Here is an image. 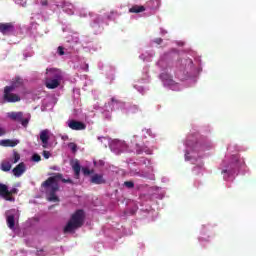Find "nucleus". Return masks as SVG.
<instances>
[{
	"instance_id": "19",
	"label": "nucleus",
	"mask_w": 256,
	"mask_h": 256,
	"mask_svg": "<svg viewBox=\"0 0 256 256\" xmlns=\"http://www.w3.org/2000/svg\"><path fill=\"white\" fill-rule=\"evenodd\" d=\"M145 6L134 5L129 9V13H143Z\"/></svg>"
},
{
	"instance_id": "9",
	"label": "nucleus",
	"mask_w": 256,
	"mask_h": 256,
	"mask_svg": "<svg viewBox=\"0 0 256 256\" xmlns=\"http://www.w3.org/2000/svg\"><path fill=\"white\" fill-rule=\"evenodd\" d=\"M24 85H25V80L20 76H16L15 78L12 79L11 85L8 87H10L15 91L16 89H20L21 87H24Z\"/></svg>"
},
{
	"instance_id": "15",
	"label": "nucleus",
	"mask_w": 256,
	"mask_h": 256,
	"mask_svg": "<svg viewBox=\"0 0 256 256\" xmlns=\"http://www.w3.org/2000/svg\"><path fill=\"white\" fill-rule=\"evenodd\" d=\"M9 194V187L6 184L0 183V197H3L7 201V195Z\"/></svg>"
},
{
	"instance_id": "23",
	"label": "nucleus",
	"mask_w": 256,
	"mask_h": 256,
	"mask_svg": "<svg viewBox=\"0 0 256 256\" xmlns=\"http://www.w3.org/2000/svg\"><path fill=\"white\" fill-rule=\"evenodd\" d=\"M69 149H71L72 153H77V144L70 142L68 144Z\"/></svg>"
},
{
	"instance_id": "21",
	"label": "nucleus",
	"mask_w": 256,
	"mask_h": 256,
	"mask_svg": "<svg viewBox=\"0 0 256 256\" xmlns=\"http://www.w3.org/2000/svg\"><path fill=\"white\" fill-rule=\"evenodd\" d=\"M30 119H31V116H29L28 118L22 117V120H20L22 127H27L29 125Z\"/></svg>"
},
{
	"instance_id": "30",
	"label": "nucleus",
	"mask_w": 256,
	"mask_h": 256,
	"mask_svg": "<svg viewBox=\"0 0 256 256\" xmlns=\"http://www.w3.org/2000/svg\"><path fill=\"white\" fill-rule=\"evenodd\" d=\"M47 5H49V2L47 0H42L41 1V6L42 7H47Z\"/></svg>"
},
{
	"instance_id": "24",
	"label": "nucleus",
	"mask_w": 256,
	"mask_h": 256,
	"mask_svg": "<svg viewBox=\"0 0 256 256\" xmlns=\"http://www.w3.org/2000/svg\"><path fill=\"white\" fill-rule=\"evenodd\" d=\"M19 159H21V155H19L17 152H13V163H19Z\"/></svg>"
},
{
	"instance_id": "16",
	"label": "nucleus",
	"mask_w": 256,
	"mask_h": 256,
	"mask_svg": "<svg viewBox=\"0 0 256 256\" xmlns=\"http://www.w3.org/2000/svg\"><path fill=\"white\" fill-rule=\"evenodd\" d=\"M0 145H2V147H17V145H19V141L18 140H2Z\"/></svg>"
},
{
	"instance_id": "12",
	"label": "nucleus",
	"mask_w": 256,
	"mask_h": 256,
	"mask_svg": "<svg viewBox=\"0 0 256 256\" xmlns=\"http://www.w3.org/2000/svg\"><path fill=\"white\" fill-rule=\"evenodd\" d=\"M27 171V168L25 167V163L21 162L19 163L15 168H13L12 172L15 177H21L23 173Z\"/></svg>"
},
{
	"instance_id": "10",
	"label": "nucleus",
	"mask_w": 256,
	"mask_h": 256,
	"mask_svg": "<svg viewBox=\"0 0 256 256\" xmlns=\"http://www.w3.org/2000/svg\"><path fill=\"white\" fill-rule=\"evenodd\" d=\"M61 85V80H57L54 78H46L45 80V86L47 89H57Z\"/></svg>"
},
{
	"instance_id": "29",
	"label": "nucleus",
	"mask_w": 256,
	"mask_h": 256,
	"mask_svg": "<svg viewBox=\"0 0 256 256\" xmlns=\"http://www.w3.org/2000/svg\"><path fill=\"white\" fill-rule=\"evenodd\" d=\"M154 43H157V45H161V43H163V39H161V38H156V39L154 40Z\"/></svg>"
},
{
	"instance_id": "31",
	"label": "nucleus",
	"mask_w": 256,
	"mask_h": 256,
	"mask_svg": "<svg viewBox=\"0 0 256 256\" xmlns=\"http://www.w3.org/2000/svg\"><path fill=\"white\" fill-rule=\"evenodd\" d=\"M111 102L112 103H119V101H117V99H115V98H111Z\"/></svg>"
},
{
	"instance_id": "2",
	"label": "nucleus",
	"mask_w": 256,
	"mask_h": 256,
	"mask_svg": "<svg viewBox=\"0 0 256 256\" xmlns=\"http://www.w3.org/2000/svg\"><path fill=\"white\" fill-rule=\"evenodd\" d=\"M83 223H85V211L81 209L76 210L75 213L72 214L63 231L64 233H73L75 229L83 227Z\"/></svg>"
},
{
	"instance_id": "33",
	"label": "nucleus",
	"mask_w": 256,
	"mask_h": 256,
	"mask_svg": "<svg viewBox=\"0 0 256 256\" xmlns=\"http://www.w3.org/2000/svg\"><path fill=\"white\" fill-rule=\"evenodd\" d=\"M42 253H43V250H38L37 251V255H43Z\"/></svg>"
},
{
	"instance_id": "6",
	"label": "nucleus",
	"mask_w": 256,
	"mask_h": 256,
	"mask_svg": "<svg viewBox=\"0 0 256 256\" xmlns=\"http://www.w3.org/2000/svg\"><path fill=\"white\" fill-rule=\"evenodd\" d=\"M13 31H15L13 23H0V33H2V35H9L13 33Z\"/></svg>"
},
{
	"instance_id": "26",
	"label": "nucleus",
	"mask_w": 256,
	"mask_h": 256,
	"mask_svg": "<svg viewBox=\"0 0 256 256\" xmlns=\"http://www.w3.org/2000/svg\"><path fill=\"white\" fill-rule=\"evenodd\" d=\"M32 161H34L35 163H39V161H41V156L39 154H34L32 156Z\"/></svg>"
},
{
	"instance_id": "32",
	"label": "nucleus",
	"mask_w": 256,
	"mask_h": 256,
	"mask_svg": "<svg viewBox=\"0 0 256 256\" xmlns=\"http://www.w3.org/2000/svg\"><path fill=\"white\" fill-rule=\"evenodd\" d=\"M189 152H186V154H185V159L187 160V161H189Z\"/></svg>"
},
{
	"instance_id": "11",
	"label": "nucleus",
	"mask_w": 256,
	"mask_h": 256,
	"mask_svg": "<svg viewBox=\"0 0 256 256\" xmlns=\"http://www.w3.org/2000/svg\"><path fill=\"white\" fill-rule=\"evenodd\" d=\"M90 183H93V185H105L107 181L103 178V174H94L90 179Z\"/></svg>"
},
{
	"instance_id": "5",
	"label": "nucleus",
	"mask_w": 256,
	"mask_h": 256,
	"mask_svg": "<svg viewBox=\"0 0 256 256\" xmlns=\"http://www.w3.org/2000/svg\"><path fill=\"white\" fill-rule=\"evenodd\" d=\"M50 133L49 129H44L40 132V141L43 149H47V147H49V139L51 138Z\"/></svg>"
},
{
	"instance_id": "3",
	"label": "nucleus",
	"mask_w": 256,
	"mask_h": 256,
	"mask_svg": "<svg viewBox=\"0 0 256 256\" xmlns=\"http://www.w3.org/2000/svg\"><path fill=\"white\" fill-rule=\"evenodd\" d=\"M15 91L9 86H5L2 95L3 103H19L21 101V96L19 94L13 93Z\"/></svg>"
},
{
	"instance_id": "17",
	"label": "nucleus",
	"mask_w": 256,
	"mask_h": 256,
	"mask_svg": "<svg viewBox=\"0 0 256 256\" xmlns=\"http://www.w3.org/2000/svg\"><path fill=\"white\" fill-rule=\"evenodd\" d=\"M6 223L12 231L15 229V215L11 214L6 217Z\"/></svg>"
},
{
	"instance_id": "14",
	"label": "nucleus",
	"mask_w": 256,
	"mask_h": 256,
	"mask_svg": "<svg viewBox=\"0 0 256 256\" xmlns=\"http://www.w3.org/2000/svg\"><path fill=\"white\" fill-rule=\"evenodd\" d=\"M160 79L164 82L165 85H174L175 81H173V77L168 73L160 74Z\"/></svg>"
},
{
	"instance_id": "34",
	"label": "nucleus",
	"mask_w": 256,
	"mask_h": 256,
	"mask_svg": "<svg viewBox=\"0 0 256 256\" xmlns=\"http://www.w3.org/2000/svg\"><path fill=\"white\" fill-rule=\"evenodd\" d=\"M222 173H227V170H223Z\"/></svg>"
},
{
	"instance_id": "22",
	"label": "nucleus",
	"mask_w": 256,
	"mask_h": 256,
	"mask_svg": "<svg viewBox=\"0 0 256 256\" xmlns=\"http://www.w3.org/2000/svg\"><path fill=\"white\" fill-rule=\"evenodd\" d=\"M95 171L94 170H89L87 167H83L82 168V173L83 175L87 176V175H93Z\"/></svg>"
},
{
	"instance_id": "25",
	"label": "nucleus",
	"mask_w": 256,
	"mask_h": 256,
	"mask_svg": "<svg viewBox=\"0 0 256 256\" xmlns=\"http://www.w3.org/2000/svg\"><path fill=\"white\" fill-rule=\"evenodd\" d=\"M124 185L128 189H133V187H135V183L133 181H126V182H124Z\"/></svg>"
},
{
	"instance_id": "20",
	"label": "nucleus",
	"mask_w": 256,
	"mask_h": 256,
	"mask_svg": "<svg viewBox=\"0 0 256 256\" xmlns=\"http://www.w3.org/2000/svg\"><path fill=\"white\" fill-rule=\"evenodd\" d=\"M1 169L5 172L11 171V162L9 161H4L1 163Z\"/></svg>"
},
{
	"instance_id": "13",
	"label": "nucleus",
	"mask_w": 256,
	"mask_h": 256,
	"mask_svg": "<svg viewBox=\"0 0 256 256\" xmlns=\"http://www.w3.org/2000/svg\"><path fill=\"white\" fill-rule=\"evenodd\" d=\"M7 117L8 119H11V121H17L20 123L22 121L23 112H9Z\"/></svg>"
},
{
	"instance_id": "18",
	"label": "nucleus",
	"mask_w": 256,
	"mask_h": 256,
	"mask_svg": "<svg viewBox=\"0 0 256 256\" xmlns=\"http://www.w3.org/2000/svg\"><path fill=\"white\" fill-rule=\"evenodd\" d=\"M19 193V190L17 188H12L11 190H8V194H6V201H15V197L11 195H17Z\"/></svg>"
},
{
	"instance_id": "28",
	"label": "nucleus",
	"mask_w": 256,
	"mask_h": 256,
	"mask_svg": "<svg viewBox=\"0 0 256 256\" xmlns=\"http://www.w3.org/2000/svg\"><path fill=\"white\" fill-rule=\"evenodd\" d=\"M58 55H65V50L62 46L58 47Z\"/></svg>"
},
{
	"instance_id": "4",
	"label": "nucleus",
	"mask_w": 256,
	"mask_h": 256,
	"mask_svg": "<svg viewBox=\"0 0 256 256\" xmlns=\"http://www.w3.org/2000/svg\"><path fill=\"white\" fill-rule=\"evenodd\" d=\"M46 75V78L48 79H57L58 81H62L63 79V72L55 68L47 69Z\"/></svg>"
},
{
	"instance_id": "27",
	"label": "nucleus",
	"mask_w": 256,
	"mask_h": 256,
	"mask_svg": "<svg viewBox=\"0 0 256 256\" xmlns=\"http://www.w3.org/2000/svg\"><path fill=\"white\" fill-rule=\"evenodd\" d=\"M44 159H49V157H51V152L44 150L42 153Z\"/></svg>"
},
{
	"instance_id": "8",
	"label": "nucleus",
	"mask_w": 256,
	"mask_h": 256,
	"mask_svg": "<svg viewBox=\"0 0 256 256\" xmlns=\"http://www.w3.org/2000/svg\"><path fill=\"white\" fill-rule=\"evenodd\" d=\"M70 165L74 171L75 179H79L81 176V163L77 159H73L70 161Z\"/></svg>"
},
{
	"instance_id": "7",
	"label": "nucleus",
	"mask_w": 256,
	"mask_h": 256,
	"mask_svg": "<svg viewBox=\"0 0 256 256\" xmlns=\"http://www.w3.org/2000/svg\"><path fill=\"white\" fill-rule=\"evenodd\" d=\"M68 127L72 129L73 131H83L87 129V126L83 122H79L77 120H71L68 123Z\"/></svg>"
},
{
	"instance_id": "1",
	"label": "nucleus",
	"mask_w": 256,
	"mask_h": 256,
	"mask_svg": "<svg viewBox=\"0 0 256 256\" xmlns=\"http://www.w3.org/2000/svg\"><path fill=\"white\" fill-rule=\"evenodd\" d=\"M59 179H61L62 183H70V185L74 184L71 178L65 179L61 173H56L54 176L49 177L46 181H44L42 183V187L46 189V192L49 195L48 201H52L53 203H59V197L56 194L57 191H59V184L57 183V180Z\"/></svg>"
},
{
	"instance_id": "35",
	"label": "nucleus",
	"mask_w": 256,
	"mask_h": 256,
	"mask_svg": "<svg viewBox=\"0 0 256 256\" xmlns=\"http://www.w3.org/2000/svg\"><path fill=\"white\" fill-rule=\"evenodd\" d=\"M147 154L149 155V154H151V152H150V151H148V152H147Z\"/></svg>"
}]
</instances>
